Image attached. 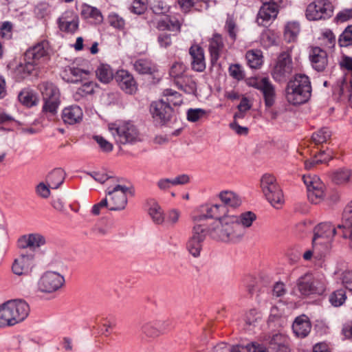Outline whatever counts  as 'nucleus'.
Here are the masks:
<instances>
[{
    "instance_id": "obj_1",
    "label": "nucleus",
    "mask_w": 352,
    "mask_h": 352,
    "mask_svg": "<svg viewBox=\"0 0 352 352\" xmlns=\"http://www.w3.org/2000/svg\"><path fill=\"white\" fill-rule=\"evenodd\" d=\"M256 219V215L252 211H246L239 215L231 214L223 221V230L219 232L223 243H236L241 241L250 228Z\"/></svg>"
},
{
    "instance_id": "obj_2",
    "label": "nucleus",
    "mask_w": 352,
    "mask_h": 352,
    "mask_svg": "<svg viewBox=\"0 0 352 352\" xmlns=\"http://www.w3.org/2000/svg\"><path fill=\"white\" fill-rule=\"evenodd\" d=\"M311 93V82L308 76L304 74H296L294 79L288 82L286 87L287 100L294 105L307 102Z\"/></svg>"
},
{
    "instance_id": "obj_3",
    "label": "nucleus",
    "mask_w": 352,
    "mask_h": 352,
    "mask_svg": "<svg viewBox=\"0 0 352 352\" xmlns=\"http://www.w3.org/2000/svg\"><path fill=\"white\" fill-rule=\"evenodd\" d=\"M230 216L231 214H228V209L225 206L216 204L206 206L205 214L195 216L193 218L204 217L201 219V223L207 218L215 219L210 227L207 228L208 234L212 239L223 242L219 232H222L223 230L222 225L224 219Z\"/></svg>"
},
{
    "instance_id": "obj_4",
    "label": "nucleus",
    "mask_w": 352,
    "mask_h": 352,
    "mask_svg": "<svg viewBox=\"0 0 352 352\" xmlns=\"http://www.w3.org/2000/svg\"><path fill=\"white\" fill-rule=\"evenodd\" d=\"M294 70V66L291 52L284 51L280 52L275 59L270 72L275 81L282 82L292 76Z\"/></svg>"
},
{
    "instance_id": "obj_5",
    "label": "nucleus",
    "mask_w": 352,
    "mask_h": 352,
    "mask_svg": "<svg viewBox=\"0 0 352 352\" xmlns=\"http://www.w3.org/2000/svg\"><path fill=\"white\" fill-rule=\"evenodd\" d=\"M38 89L44 101L43 112L54 116L60 104L58 88L52 82H43L38 85Z\"/></svg>"
},
{
    "instance_id": "obj_6",
    "label": "nucleus",
    "mask_w": 352,
    "mask_h": 352,
    "mask_svg": "<svg viewBox=\"0 0 352 352\" xmlns=\"http://www.w3.org/2000/svg\"><path fill=\"white\" fill-rule=\"evenodd\" d=\"M296 287L302 296L322 295L325 292L326 283L324 278L306 273L296 280Z\"/></svg>"
},
{
    "instance_id": "obj_7",
    "label": "nucleus",
    "mask_w": 352,
    "mask_h": 352,
    "mask_svg": "<svg viewBox=\"0 0 352 352\" xmlns=\"http://www.w3.org/2000/svg\"><path fill=\"white\" fill-rule=\"evenodd\" d=\"M109 129L118 144H134L141 141L138 130L130 122L111 124L109 125Z\"/></svg>"
},
{
    "instance_id": "obj_8",
    "label": "nucleus",
    "mask_w": 352,
    "mask_h": 352,
    "mask_svg": "<svg viewBox=\"0 0 352 352\" xmlns=\"http://www.w3.org/2000/svg\"><path fill=\"white\" fill-rule=\"evenodd\" d=\"M193 218L195 225L192 229V236L190 238L186 244L189 253L194 257H198L202 248V243L208 233V230L204 223H201V219Z\"/></svg>"
},
{
    "instance_id": "obj_9",
    "label": "nucleus",
    "mask_w": 352,
    "mask_h": 352,
    "mask_svg": "<svg viewBox=\"0 0 352 352\" xmlns=\"http://www.w3.org/2000/svg\"><path fill=\"white\" fill-rule=\"evenodd\" d=\"M304 184L307 186V197L314 204L321 203L326 196L325 186L320 179L316 175H304Z\"/></svg>"
},
{
    "instance_id": "obj_10",
    "label": "nucleus",
    "mask_w": 352,
    "mask_h": 352,
    "mask_svg": "<svg viewBox=\"0 0 352 352\" xmlns=\"http://www.w3.org/2000/svg\"><path fill=\"white\" fill-rule=\"evenodd\" d=\"M336 233V229L331 223L327 222L319 223L314 230L312 248L316 250L318 246H321L326 250Z\"/></svg>"
},
{
    "instance_id": "obj_11",
    "label": "nucleus",
    "mask_w": 352,
    "mask_h": 352,
    "mask_svg": "<svg viewBox=\"0 0 352 352\" xmlns=\"http://www.w3.org/2000/svg\"><path fill=\"white\" fill-rule=\"evenodd\" d=\"M265 199L271 206L280 208L285 203L282 190L277 184L276 179L271 174L265 173Z\"/></svg>"
},
{
    "instance_id": "obj_12",
    "label": "nucleus",
    "mask_w": 352,
    "mask_h": 352,
    "mask_svg": "<svg viewBox=\"0 0 352 352\" xmlns=\"http://www.w3.org/2000/svg\"><path fill=\"white\" fill-rule=\"evenodd\" d=\"M333 7L328 0H316L310 3L306 9V17L309 21L328 19L331 16Z\"/></svg>"
},
{
    "instance_id": "obj_13",
    "label": "nucleus",
    "mask_w": 352,
    "mask_h": 352,
    "mask_svg": "<svg viewBox=\"0 0 352 352\" xmlns=\"http://www.w3.org/2000/svg\"><path fill=\"white\" fill-rule=\"evenodd\" d=\"M128 191L129 188L126 186L120 184L107 188L106 197L108 199L110 210L117 211L125 208L127 204Z\"/></svg>"
},
{
    "instance_id": "obj_14",
    "label": "nucleus",
    "mask_w": 352,
    "mask_h": 352,
    "mask_svg": "<svg viewBox=\"0 0 352 352\" xmlns=\"http://www.w3.org/2000/svg\"><path fill=\"white\" fill-rule=\"evenodd\" d=\"M170 324L168 320H145L140 323V331L146 337L154 338L164 333Z\"/></svg>"
},
{
    "instance_id": "obj_15",
    "label": "nucleus",
    "mask_w": 352,
    "mask_h": 352,
    "mask_svg": "<svg viewBox=\"0 0 352 352\" xmlns=\"http://www.w3.org/2000/svg\"><path fill=\"white\" fill-rule=\"evenodd\" d=\"M65 278L56 272H46L40 278L38 283V289L41 292L52 293L59 289L64 284Z\"/></svg>"
},
{
    "instance_id": "obj_16",
    "label": "nucleus",
    "mask_w": 352,
    "mask_h": 352,
    "mask_svg": "<svg viewBox=\"0 0 352 352\" xmlns=\"http://www.w3.org/2000/svg\"><path fill=\"white\" fill-rule=\"evenodd\" d=\"M28 60L38 67L49 58L50 45L46 41L39 42L30 47L24 54Z\"/></svg>"
},
{
    "instance_id": "obj_17",
    "label": "nucleus",
    "mask_w": 352,
    "mask_h": 352,
    "mask_svg": "<svg viewBox=\"0 0 352 352\" xmlns=\"http://www.w3.org/2000/svg\"><path fill=\"white\" fill-rule=\"evenodd\" d=\"M114 78L117 82L119 87L127 94H134L138 91V83L133 76L127 70H118Z\"/></svg>"
},
{
    "instance_id": "obj_18",
    "label": "nucleus",
    "mask_w": 352,
    "mask_h": 352,
    "mask_svg": "<svg viewBox=\"0 0 352 352\" xmlns=\"http://www.w3.org/2000/svg\"><path fill=\"white\" fill-rule=\"evenodd\" d=\"M6 303L10 312L14 324L23 321L29 314L30 307L26 302L22 300H9Z\"/></svg>"
},
{
    "instance_id": "obj_19",
    "label": "nucleus",
    "mask_w": 352,
    "mask_h": 352,
    "mask_svg": "<svg viewBox=\"0 0 352 352\" xmlns=\"http://www.w3.org/2000/svg\"><path fill=\"white\" fill-rule=\"evenodd\" d=\"M34 265V255L30 254H21L12 264V272L19 276L28 274Z\"/></svg>"
},
{
    "instance_id": "obj_20",
    "label": "nucleus",
    "mask_w": 352,
    "mask_h": 352,
    "mask_svg": "<svg viewBox=\"0 0 352 352\" xmlns=\"http://www.w3.org/2000/svg\"><path fill=\"white\" fill-rule=\"evenodd\" d=\"M58 23L61 31L74 33L78 28L79 19L73 11L67 10L58 18Z\"/></svg>"
},
{
    "instance_id": "obj_21",
    "label": "nucleus",
    "mask_w": 352,
    "mask_h": 352,
    "mask_svg": "<svg viewBox=\"0 0 352 352\" xmlns=\"http://www.w3.org/2000/svg\"><path fill=\"white\" fill-rule=\"evenodd\" d=\"M46 243L45 238L39 233L25 234L19 238L17 246L20 249L35 250Z\"/></svg>"
},
{
    "instance_id": "obj_22",
    "label": "nucleus",
    "mask_w": 352,
    "mask_h": 352,
    "mask_svg": "<svg viewBox=\"0 0 352 352\" xmlns=\"http://www.w3.org/2000/svg\"><path fill=\"white\" fill-rule=\"evenodd\" d=\"M150 111L153 118L160 122H165L170 118L172 108L164 99H162L151 103Z\"/></svg>"
},
{
    "instance_id": "obj_23",
    "label": "nucleus",
    "mask_w": 352,
    "mask_h": 352,
    "mask_svg": "<svg viewBox=\"0 0 352 352\" xmlns=\"http://www.w3.org/2000/svg\"><path fill=\"white\" fill-rule=\"evenodd\" d=\"M269 346L275 352H290V339L285 333H276L270 338Z\"/></svg>"
},
{
    "instance_id": "obj_24",
    "label": "nucleus",
    "mask_w": 352,
    "mask_h": 352,
    "mask_svg": "<svg viewBox=\"0 0 352 352\" xmlns=\"http://www.w3.org/2000/svg\"><path fill=\"white\" fill-rule=\"evenodd\" d=\"M311 324L309 318L305 315L296 317L292 324V331L296 337L305 338L310 333Z\"/></svg>"
},
{
    "instance_id": "obj_25",
    "label": "nucleus",
    "mask_w": 352,
    "mask_h": 352,
    "mask_svg": "<svg viewBox=\"0 0 352 352\" xmlns=\"http://www.w3.org/2000/svg\"><path fill=\"white\" fill-rule=\"evenodd\" d=\"M208 50L210 56V62L214 65L219 60L224 48L223 37L220 34L214 33L208 40Z\"/></svg>"
},
{
    "instance_id": "obj_26",
    "label": "nucleus",
    "mask_w": 352,
    "mask_h": 352,
    "mask_svg": "<svg viewBox=\"0 0 352 352\" xmlns=\"http://www.w3.org/2000/svg\"><path fill=\"white\" fill-rule=\"evenodd\" d=\"M38 67L24 55L23 59L14 68L13 74L17 81H21L36 70Z\"/></svg>"
},
{
    "instance_id": "obj_27",
    "label": "nucleus",
    "mask_w": 352,
    "mask_h": 352,
    "mask_svg": "<svg viewBox=\"0 0 352 352\" xmlns=\"http://www.w3.org/2000/svg\"><path fill=\"white\" fill-rule=\"evenodd\" d=\"M191 56V67L196 72H201L206 69L204 50L198 45H192L189 49Z\"/></svg>"
},
{
    "instance_id": "obj_28",
    "label": "nucleus",
    "mask_w": 352,
    "mask_h": 352,
    "mask_svg": "<svg viewBox=\"0 0 352 352\" xmlns=\"http://www.w3.org/2000/svg\"><path fill=\"white\" fill-rule=\"evenodd\" d=\"M312 67L318 72L323 71L328 63L327 52L320 47L313 48L310 54Z\"/></svg>"
},
{
    "instance_id": "obj_29",
    "label": "nucleus",
    "mask_w": 352,
    "mask_h": 352,
    "mask_svg": "<svg viewBox=\"0 0 352 352\" xmlns=\"http://www.w3.org/2000/svg\"><path fill=\"white\" fill-rule=\"evenodd\" d=\"M82 110L77 105L65 107L62 112V119L65 124H74L82 119Z\"/></svg>"
},
{
    "instance_id": "obj_30",
    "label": "nucleus",
    "mask_w": 352,
    "mask_h": 352,
    "mask_svg": "<svg viewBox=\"0 0 352 352\" xmlns=\"http://www.w3.org/2000/svg\"><path fill=\"white\" fill-rule=\"evenodd\" d=\"M190 178L188 175L183 174L173 178H161L157 182V188L163 191L169 190L172 186L184 185L189 182Z\"/></svg>"
},
{
    "instance_id": "obj_31",
    "label": "nucleus",
    "mask_w": 352,
    "mask_h": 352,
    "mask_svg": "<svg viewBox=\"0 0 352 352\" xmlns=\"http://www.w3.org/2000/svg\"><path fill=\"white\" fill-rule=\"evenodd\" d=\"M156 28L160 31L169 30L179 33L181 30V23L175 16L166 15L158 20Z\"/></svg>"
},
{
    "instance_id": "obj_32",
    "label": "nucleus",
    "mask_w": 352,
    "mask_h": 352,
    "mask_svg": "<svg viewBox=\"0 0 352 352\" xmlns=\"http://www.w3.org/2000/svg\"><path fill=\"white\" fill-rule=\"evenodd\" d=\"M219 197L223 206L237 208L242 204V199L239 195L230 190H224L219 194Z\"/></svg>"
},
{
    "instance_id": "obj_33",
    "label": "nucleus",
    "mask_w": 352,
    "mask_h": 352,
    "mask_svg": "<svg viewBox=\"0 0 352 352\" xmlns=\"http://www.w3.org/2000/svg\"><path fill=\"white\" fill-rule=\"evenodd\" d=\"M282 2V0H265V25L276 19Z\"/></svg>"
},
{
    "instance_id": "obj_34",
    "label": "nucleus",
    "mask_w": 352,
    "mask_h": 352,
    "mask_svg": "<svg viewBox=\"0 0 352 352\" xmlns=\"http://www.w3.org/2000/svg\"><path fill=\"white\" fill-rule=\"evenodd\" d=\"M96 87V83L94 82L93 81L85 82L80 87L77 89L76 91L74 94L75 100L79 101L88 95L93 94Z\"/></svg>"
},
{
    "instance_id": "obj_35",
    "label": "nucleus",
    "mask_w": 352,
    "mask_h": 352,
    "mask_svg": "<svg viewBox=\"0 0 352 352\" xmlns=\"http://www.w3.org/2000/svg\"><path fill=\"white\" fill-rule=\"evenodd\" d=\"M133 68L140 74H152L156 71L155 65L147 59H139L133 63Z\"/></svg>"
},
{
    "instance_id": "obj_36",
    "label": "nucleus",
    "mask_w": 352,
    "mask_h": 352,
    "mask_svg": "<svg viewBox=\"0 0 352 352\" xmlns=\"http://www.w3.org/2000/svg\"><path fill=\"white\" fill-rule=\"evenodd\" d=\"M64 179L65 173L60 168L54 170L47 177L48 186L53 189L58 188L63 183Z\"/></svg>"
},
{
    "instance_id": "obj_37",
    "label": "nucleus",
    "mask_w": 352,
    "mask_h": 352,
    "mask_svg": "<svg viewBox=\"0 0 352 352\" xmlns=\"http://www.w3.org/2000/svg\"><path fill=\"white\" fill-rule=\"evenodd\" d=\"M299 32V23L297 21H289L285 26L284 37L287 42H293L296 39Z\"/></svg>"
},
{
    "instance_id": "obj_38",
    "label": "nucleus",
    "mask_w": 352,
    "mask_h": 352,
    "mask_svg": "<svg viewBox=\"0 0 352 352\" xmlns=\"http://www.w3.org/2000/svg\"><path fill=\"white\" fill-rule=\"evenodd\" d=\"M175 83L180 89L188 94L193 93L196 90L195 82L186 74L181 78L175 80Z\"/></svg>"
},
{
    "instance_id": "obj_39",
    "label": "nucleus",
    "mask_w": 352,
    "mask_h": 352,
    "mask_svg": "<svg viewBox=\"0 0 352 352\" xmlns=\"http://www.w3.org/2000/svg\"><path fill=\"white\" fill-rule=\"evenodd\" d=\"M243 283L250 295L260 292L262 287L261 278H258L252 275H248L244 278Z\"/></svg>"
},
{
    "instance_id": "obj_40",
    "label": "nucleus",
    "mask_w": 352,
    "mask_h": 352,
    "mask_svg": "<svg viewBox=\"0 0 352 352\" xmlns=\"http://www.w3.org/2000/svg\"><path fill=\"white\" fill-rule=\"evenodd\" d=\"M332 180L337 184H342L348 181L352 182V170L341 168L333 173Z\"/></svg>"
},
{
    "instance_id": "obj_41",
    "label": "nucleus",
    "mask_w": 352,
    "mask_h": 352,
    "mask_svg": "<svg viewBox=\"0 0 352 352\" xmlns=\"http://www.w3.org/2000/svg\"><path fill=\"white\" fill-rule=\"evenodd\" d=\"M96 73L98 80L103 83H109L115 76L111 67L106 64H101L97 68Z\"/></svg>"
},
{
    "instance_id": "obj_42",
    "label": "nucleus",
    "mask_w": 352,
    "mask_h": 352,
    "mask_svg": "<svg viewBox=\"0 0 352 352\" xmlns=\"http://www.w3.org/2000/svg\"><path fill=\"white\" fill-rule=\"evenodd\" d=\"M246 58L250 67L256 69L263 63V52L261 50H253L246 53Z\"/></svg>"
},
{
    "instance_id": "obj_43",
    "label": "nucleus",
    "mask_w": 352,
    "mask_h": 352,
    "mask_svg": "<svg viewBox=\"0 0 352 352\" xmlns=\"http://www.w3.org/2000/svg\"><path fill=\"white\" fill-rule=\"evenodd\" d=\"M18 98L20 102L27 107H32L36 104V95L32 91L28 89L22 90L19 94Z\"/></svg>"
},
{
    "instance_id": "obj_44",
    "label": "nucleus",
    "mask_w": 352,
    "mask_h": 352,
    "mask_svg": "<svg viewBox=\"0 0 352 352\" xmlns=\"http://www.w3.org/2000/svg\"><path fill=\"white\" fill-rule=\"evenodd\" d=\"M163 96L166 98L164 100L169 106L170 104L179 106L183 101L181 94L171 89H165L163 92Z\"/></svg>"
},
{
    "instance_id": "obj_45",
    "label": "nucleus",
    "mask_w": 352,
    "mask_h": 352,
    "mask_svg": "<svg viewBox=\"0 0 352 352\" xmlns=\"http://www.w3.org/2000/svg\"><path fill=\"white\" fill-rule=\"evenodd\" d=\"M81 14L85 18L94 19L97 23H100L102 21V15L100 11L96 8L89 5L82 6Z\"/></svg>"
},
{
    "instance_id": "obj_46",
    "label": "nucleus",
    "mask_w": 352,
    "mask_h": 352,
    "mask_svg": "<svg viewBox=\"0 0 352 352\" xmlns=\"http://www.w3.org/2000/svg\"><path fill=\"white\" fill-rule=\"evenodd\" d=\"M276 98V89L271 82L265 78V107L274 104Z\"/></svg>"
},
{
    "instance_id": "obj_47",
    "label": "nucleus",
    "mask_w": 352,
    "mask_h": 352,
    "mask_svg": "<svg viewBox=\"0 0 352 352\" xmlns=\"http://www.w3.org/2000/svg\"><path fill=\"white\" fill-rule=\"evenodd\" d=\"M331 136V131L327 127H322L312 135V140L316 144L326 142Z\"/></svg>"
},
{
    "instance_id": "obj_48",
    "label": "nucleus",
    "mask_w": 352,
    "mask_h": 352,
    "mask_svg": "<svg viewBox=\"0 0 352 352\" xmlns=\"http://www.w3.org/2000/svg\"><path fill=\"white\" fill-rule=\"evenodd\" d=\"M187 67L181 62H175L170 69V76L176 80L186 74Z\"/></svg>"
},
{
    "instance_id": "obj_49",
    "label": "nucleus",
    "mask_w": 352,
    "mask_h": 352,
    "mask_svg": "<svg viewBox=\"0 0 352 352\" xmlns=\"http://www.w3.org/2000/svg\"><path fill=\"white\" fill-rule=\"evenodd\" d=\"M346 299V292L342 289H338L333 292L329 297L330 302L335 307L341 306L345 302Z\"/></svg>"
},
{
    "instance_id": "obj_50",
    "label": "nucleus",
    "mask_w": 352,
    "mask_h": 352,
    "mask_svg": "<svg viewBox=\"0 0 352 352\" xmlns=\"http://www.w3.org/2000/svg\"><path fill=\"white\" fill-rule=\"evenodd\" d=\"M352 226V200L345 206L342 213V223L338 228H346Z\"/></svg>"
},
{
    "instance_id": "obj_51",
    "label": "nucleus",
    "mask_w": 352,
    "mask_h": 352,
    "mask_svg": "<svg viewBox=\"0 0 352 352\" xmlns=\"http://www.w3.org/2000/svg\"><path fill=\"white\" fill-rule=\"evenodd\" d=\"M148 214L156 224H162L164 221L162 208L157 204H154L149 208Z\"/></svg>"
},
{
    "instance_id": "obj_52",
    "label": "nucleus",
    "mask_w": 352,
    "mask_h": 352,
    "mask_svg": "<svg viewBox=\"0 0 352 352\" xmlns=\"http://www.w3.org/2000/svg\"><path fill=\"white\" fill-rule=\"evenodd\" d=\"M338 43L340 47H347L352 45V25H349L340 35Z\"/></svg>"
},
{
    "instance_id": "obj_53",
    "label": "nucleus",
    "mask_w": 352,
    "mask_h": 352,
    "mask_svg": "<svg viewBox=\"0 0 352 352\" xmlns=\"http://www.w3.org/2000/svg\"><path fill=\"white\" fill-rule=\"evenodd\" d=\"M262 314L258 313L256 309H251L245 316V323L249 326L255 327L257 323L261 322Z\"/></svg>"
},
{
    "instance_id": "obj_54",
    "label": "nucleus",
    "mask_w": 352,
    "mask_h": 352,
    "mask_svg": "<svg viewBox=\"0 0 352 352\" xmlns=\"http://www.w3.org/2000/svg\"><path fill=\"white\" fill-rule=\"evenodd\" d=\"M0 318L4 327L15 324L6 303L0 306Z\"/></svg>"
},
{
    "instance_id": "obj_55",
    "label": "nucleus",
    "mask_w": 352,
    "mask_h": 352,
    "mask_svg": "<svg viewBox=\"0 0 352 352\" xmlns=\"http://www.w3.org/2000/svg\"><path fill=\"white\" fill-rule=\"evenodd\" d=\"M65 72L72 75L73 77L71 79L68 80L71 82H77L78 81L81 80L83 74L87 75L89 73L87 70H83L80 68L74 67H68L65 69Z\"/></svg>"
},
{
    "instance_id": "obj_56",
    "label": "nucleus",
    "mask_w": 352,
    "mask_h": 352,
    "mask_svg": "<svg viewBox=\"0 0 352 352\" xmlns=\"http://www.w3.org/2000/svg\"><path fill=\"white\" fill-rule=\"evenodd\" d=\"M320 156L321 157L320 158L318 157V156H315L314 158L305 161V168L307 170H309V169L312 168L315 165L318 164H322V163H326L328 161H329V160L331 159V157L329 155L328 156L325 155V153L324 151H322L320 153Z\"/></svg>"
},
{
    "instance_id": "obj_57",
    "label": "nucleus",
    "mask_w": 352,
    "mask_h": 352,
    "mask_svg": "<svg viewBox=\"0 0 352 352\" xmlns=\"http://www.w3.org/2000/svg\"><path fill=\"white\" fill-rule=\"evenodd\" d=\"M229 74L236 80H241L245 78V72L239 64H232L229 67Z\"/></svg>"
},
{
    "instance_id": "obj_58",
    "label": "nucleus",
    "mask_w": 352,
    "mask_h": 352,
    "mask_svg": "<svg viewBox=\"0 0 352 352\" xmlns=\"http://www.w3.org/2000/svg\"><path fill=\"white\" fill-rule=\"evenodd\" d=\"M285 314V305L274 306L270 313L269 322L276 321L281 319Z\"/></svg>"
},
{
    "instance_id": "obj_59",
    "label": "nucleus",
    "mask_w": 352,
    "mask_h": 352,
    "mask_svg": "<svg viewBox=\"0 0 352 352\" xmlns=\"http://www.w3.org/2000/svg\"><path fill=\"white\" fill-rule=\"evenodd\" d=\"M109 24L118 30H123L125 25V21L122 17L117 14H111L108 17Z\"/></svg>"
},
{
    "instance_id": "obj_60",
    "label": "nucleus",
    "mask_w": 352,
    "mask_h": 352,
    "mask_svg": "<svg viewBox=\"0 0 352 352\" xmlns=\"http://www.w3.org/2000/svg\"><path fill=\"white\" fill-rule=\"evenodd\" d=\"M206 115V111L202 109H190L187 111V119L190 122H197Z\"/></svg>"
},
{
    "instance_id": "obj_61",
    "label": "nucleus",
    "mask_w": 352,
    "mask_h": 352,
    "mask_svg": "<svg viewBox=\"0 0 352 352\" xmlns=\"http://www.w3.org/2000/svg\"><path fill=\"white\" fill-rule=\"evenodd\" d=\"M225 29L226 30L230 38L235 41L236 39L237 28L234 21L232 18H228L226 21Z\"/></svg>"
},
{
    "instance_id": "obj_62",
    "label": "nucleus",
    "mask_w": 352,
    "mask_h": 352,
    "mask_svg": "<svg viewBox=\"0 0 352 352\" xmlns=\"http://www.w3.org/2000/svg\"><path fill=\"white\" fill-rule=\"evenodd\" d=\"M340 278L344 287L352 293V270L344 271Z\"/></svg>"
},
{
    "instance_id": "obj_63",
    "label": "nucleus",
    "mask_w": 352,
    "mask_h": 352,
    "mask_svg": "<svg viewBox=\"0 0 352 352\" xmlns=\"http://www.w3.org/2000/svg\"><path fill=\"white\" fill-rule=\"evenodd\" d=\"M129 10L134 14H142L146 10V6L140 0H133Z\"/></svg>"
},
{
    "instance_id": "obj_64",
    "label": "nucleus",
    "mask_w": 352,
    "mask_h": 352,
    "mask_svg": "<svg viewBox=\"0 0 352 352\" xmlns=\"http://www.w3.org/2000/svg\"><path fill=\"white\" fill-rule=\"evenodd\" d=\"M34 12L38 17H44L50 12L49 4L45 2L38 3L34 8Z\"/></svg>"
}]
</instances>
